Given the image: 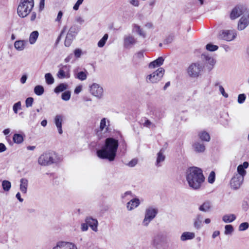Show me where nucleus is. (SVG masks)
I'll return each instance as SVG.
<instances>
[{"label": "nucleus", "mask_w": 249, "mask_h": 249, "mask_svg": "<svg viewBox=\"0 0 249 249\" xmlns=\"http://www.w3.org/2000/svg\"><path fill=\"white\" fill-rule=\"evenodd\" d=\"M131 194V191H126L122 195L121 197H122V198L124 199L127 196L130 195Z\"/></svg>", "instance_id": "338daca9"}, {"label": "nucleus", "mask_w": 249, "mask_h": 249, "mask_svg": "<svg viewBox=\"0 0 249 249\" xmlns=\"http://www.w3.org/2000/svg\"><path fill=\"white\" fill-rule=\"evenodd\" d=\"M132 32L136 33L139 36L144 38L146 37V33L144 31L138 24H134L132 25Z\"/></svg>", "instance_id": "393cba45"}, {"label": "nucleus", "mask_w": 249, "mask_h": 249, "mask_svg": "<svg viewBox=\"0 0 249 249\" xmlns=\"http://www.w3.org/2000/svg\"><path fill=\"white\" fill-rule=\"evenodd\" d=\"M108 37V34H106L104 35L103 37L98 42V46L100 48H102L104 46L107 40Z\"/></svg>", "instance_id": "a19ab883"}, {"label": "nucleus", "mask_w": 249, "mask_h": 249, "mask_svg": "<svg viewBox=\"0 0 249 249\" xmlns=\"http://www.w3.org/2000/svg\"><path fill=\"white\" fill-rule=\"evenodd\" d=\"M244 180L243 177L238 174H235L231 180V187L234 190L240 188Z\"/></svg>", "instance_id": "f8f14e48"}, {"label": "nucleus", "mask_w": 249, "mask_h": 249, "mask_svg": "<svg viewBox=\"0 0 249 249\" xmlns=\"http://www.w3.org/2000/svg\"><path fill=\"white\" fill-rule=\"evenodd\" d=\"M68 85L66 83H61L59 84L58 86H57L54 89V91L56 93H59L61 92H63L68 89Z\"/></svg>", "instance_id": "72a5a7b5"}, {"label": "nucleus", "mask_w": 249, "mask_h": 249, "mask_svg": "<svg viewBox=\"0 0 249 249\" xmlns=\"http://www.w3.org/2000/svg\"><path fill=\"white\" fill-rule=\"evenodd\" d=\"M1 186L5 192H8L11 188V183L8 180H4L1 182Z\"/></svg>", "instance_id": "4c0bfd02"}, {"label": "nucleus", "mask_w": 249, "mask_h": 249, "mask_svg": "<svg viewBox=\"0 0 249 249\" xmlns=\"http://www.w3.org/2000/svg\"><path fill=\"white\" fill-rule=\"evenodd\" d=\"M195 151L197 153L203 152L205 150V146L203 143L200 142H195L193 145Z\"/></svg>", "instance_id": "c756f323"}, {"label": "nucleus", "mask_w": 249, "mask_h": 249, "mask_svg": "<svg viewBox=\"0 0 249 249\" xmlns=\"http://www.w3.org/2000/svg\"><path fill=\"white\" fill-rule=\"evenodd\" d=\"M199 138L203 141L209 142L210 136L209 134L205 131H202L198 134Z\"/></svg>", "instance_id": "c9c22d12"}, {"label": "nucleus", "mask_w": 249, "mask_h": 249, "mask_svg": "<svg viewBox=\"0 0 249 249\" xmlns=\"http://www.w3.org/2000/svg\"><path fill=\"white\" fill-rule=\"evenodd\" d=\"M164 73V70L160 68L152 73L148 75L146 78L147 83H156L160 81Z\"/></svg>", "instance_id": "0eeeda50"}, {"label": "nucleus", "mask_w": 249, "mask_h": 249, "mask_svg": "<svg viewBox=\"0 0 249 249\" xmlns=\"http://www.w3.org/2000/svg\"><path fill=\"white\" fill-rule=\"evenodd\" d=\"M196 237V234L194 232L184 231L182 233L180 237V240L182 242H185L187 240H192Z\"/></svg>", "instance_id": "4be33fe9"}, {"label": "nucleus", "mask_w": 249, "mask_h": 249, "mask_svg": "<svg viewBox=\"0 0 249 249\" xmlns=\"http://www.w3.org/2000/svg\"><path fill=\"white\" fill-rule=\"evenodd\" d=\"M118 145V140L108 138L105 141V145L97 151V155L100 159L113 161L116 157Z\"/></svg>", "instance_id": "f257e3e1"}, {"label": "nucleus", "mask_w": 249, "mask_h": 249, "mask_svg": "<svg viewBox=\"0 0 249 249\" xmlns=\"http://www.w3.org/2000/svg\"><path fill=\"white\" fill-rule=\"evenodd\" d=\"M246 98V95L245 94H240L238 97V103L239 104H242L245 101Z\"/></svg>", "instance_id": "8fccbe9b"}, {"label": "nucleus", "mask_w": 249, "mask_h": 249, "mask_svg": "<svg viewBox=\"0 0 249 249\" xmlns=\"http://www.w3.org/2000/svg\"><path fill=\"white\" fill-rule=\"evenodd\" d=\"M27 79V76L26 74L23 75L20 78V81L22 84H24L26 83V81Z\"/></svg>", "instance_id": "0e129e2a"}, {"label": "nucleus", "mask_w": 249, "mask_h": 249, "mask_svg": "<svg viewBox=\"0 0 249 249\" xmlns=\"http://www.w3.org/2000/svg\"><path fill=\"white\" fill-rule=\"evenodd\" d=\"M215 180V173L213 171L211 172L208 177V181L210 183H213Z\"/></svg>", "instance_id": "3c124183"}, {"label": "nucleus", "mask_w": 249, "mask_h": 249, "mask_svg": "<svg viewBox=\"0 0 249 249\" xmlns=\"http://www.w3.org/2000/svg\"><path fill=\"white\" fill-rule=\"evenodd\" d=\"M77 32L78 31L77 28L75 26H72L70 28L67 34L65 41V45L66 47H69L70 46L72 40L77 34Z\"/></svg>", "instance_id": "9d476101"}, {"label": "nucleus", "mask_w": 249, "mask_h": 249, "mask_svg": "<svg viewBox=\"0 0 249 249\" xmlns=\"http://www.w3.org/2000/svg\"><path fill=\"white\" fill-rule=\"evenodd\" d=\"M53 249H78L76 245L71 242H59Z\"/></svg>", "instance_id": "2eb2a0df"}, {"label": "nucleus", "mask_w": 249, "mask_h": 249, "mask_svg": "<svg viewBox=\"0 0 249 249\" xmlns=\"http://www.w3.org/2000/svg\"><path fill=\"white\" fill-rule=\"evenodd\" d=\"M82 87L81 86H78L76 87L74 89V93L75 94H79L82 90Z\"/></svg>", "instance_id": "e2e57ef3"}, {"label": "nucleus", "mask_w": 249, "mask_h": 249, "mask_svg": "<svg viewBox=\"0 0 249 249\" xmlns=\"http://www.w3.org/2000/svg\"><path fill=\"white\" fill-rule=\"evenodd\" d=\"M140 204V199L138 198H134L127 203L126 208L128 211H132L138 207Z\"/></svg>", "instance_id": "5701e85b"}, {"label": "nucleus", "mask_w": 249, "mask_h": 249, "mask_svg": "<svg viewBox=\"0 0 249 249\" xmlns=\"http://www.w3.org/2000/svg\"><path fill=\"white\" fill-rule=\"evenodd\" d=\"M45 79L46 82L48 85H52L54 82V79L52 74L50 73H47L45 74Z\"/></svg>", "instance_id": "ea45409f"}, {"label": "nucleus", "mask_w": 249, "mask_h": 249, "mask_svg": "<svg viewBox=\"0 0 249 249\" xmlns=\"http://www.w3.org/2000/svg\"><path fill=\"white\" fill-rule=\"evenodd\" d=\"M164 62V59L162 57H159L155 60L150 62L149 64V68L150 69H154L162 65Z\"/></svg>", "instance_id": "c85d7f7f"}, {"label": "nucleus", "mask_w": 249, "mask_h": 249, "mask_svg": "<svg viewBox=\"0 0 249 249\" xmlns=\"http://www.w3.org/2000/svg\"><path fill=\"white\" fill-rule=\"evenodd\" d=\"M138 163V160L137 159H132L131 161H130L128 163L127 165L129 167H134Z\"/></svg>", "instance_id": "5fc2aeb1"}, {"label": "nucleus", "mask_w": 249, "mask_h": 249, "mask_svg": "<svg viewBox=\"0 0 249 249\" xmlns=\"http://www.w3.org/2000/svg\"><path fill=\"white\" fill-rule=\"evenodd\" d=\"M85 222L88 224L89 226L94 231L97 232L98 231V222L96 219L90 216L87 217L85 219Z\"/></svg>", "instance_id": "a211bd4d"}, {"label": "nucleus", "mask_w": 249, "mask_h": 249, "mask_svg": "<svg viewBox=\"0 0 249 249\" xmlns=\"http://www.w3.org/2000/svg\"><path fill=\"white\" fill-rule=\"evenodd\" d=\"M27 44V41L24 40H18L15 42L14 47L15 49L18 51H23Z\"/></svg>", "instance_id": "cd10ccee"}, {"label": "nucleus", "mask_w": 249, "mask_h": 249, "mask_svg": "<svg viewBox=\"0 0 249 249\" xmlns=\"http://www.w3.org/2000/svg\"><path fill=\"white\" fill-rule=\"evenodd\" d=\"M174 40V37L173 36H169L164 40V43L169 44L171 43Z\"/></svg>", "instance_id": "13d9d810"}, {"label": "nucleus", "mask_w": 249, "mask_h": 249, "mask_svg": "<svg viewBox=\"0 0 249 249\" xmlns=\"http://www.w3.org/2000/svg\"><path fill=\"white\" fill-rule=\"evenodd\" d=\"M234 229L231 225H226L225 226L224 233L226 235L231 234L233 231Z\"/></svg>", "instance_id": "37998d69"}, {"label": "nucleus", "mask_w": 249, "mask_h": 249, "mask_svg": "<svg viewBox=\"0 0 249 249\" xmlns=\"http://www.w3.org/2000/svg\"><path fill=\"white\" fill-rule=\"evenodd\" d=\"M165 159V156L164 155V151L161 149L157 154L156 161L155 165L157 167H160L161 166V163H162Z\"/></svg>", "instance_id": "b1692460"}, {"label": "nucleus", "mask_w": 249, "mask_h": 249, "mask_svg": "<svg viewBox=\"0 0 249 249\" xmlns=\"http://www.w3.org/2000/svg\"><path fill=\"white\" fill-rule=\"evenodd\" d=\"M159 213L158 208L155 206L147 207L144 212V217L142 221V225L147 227L150 223L156 217Z\"/></svg>", "instance_id": "423d86ee"}, {"label": "nucleus", "mask_w": 249, "mask_h": 249, "mask_svg": "<svg viewBox=\"0 0 249 249\" xmlns=\"http://www.w3.org/2000/svg\"><path fill=\"white\" fill-rule=\"evenodd\" d=\"M34 6V0H21L17 8L18 15L21 18L26 17Z\"/></svg>", "instance_id": "39448f33"}, {"label": "nucleus", "mask_w": 249, "mask_h": 249, "mask_svg": "<svg viewBox=\"0 0 249 249\" xmlns=\"http://www.w3.org/2000/svg\"><path fill=\"white\" fill-rule=\"evenodd\" d=\"M109 123L110 122L107 118H102L100 123L99 130L97 131V134L99 135V132H101V133L109 132L110 131Z\"/></svg>", "instance_id": "4468645a"}, {"label": "nucleus", "mask_w": 249, "mask_h": 249, "mask_svg": "<svg viewBox=\"0 0 249 249\" xmlns=\"http://www.w3.org/2000/svg\"><path fill=\"white\" fill-rule=\"evenodd\" d=\"M84 0H77L73 7V10L76 11L79 9V6L83 3Z\"/></svg>", "instance_id": "603ef678"}, {"label": "nucleus", "mask_w": 249, "mask_h": 249, "mask_svg": "<svg viewBox=\"0 0 249 249\" xmlns=\"http://www.w3.org/2000/svg\"><path fill=\"white\" fill-rule=\"evenodd\" d=\"M249 24V16H243L239 20L238 24V29L243 30Z\"/></svg>", "instance_id": "6ab92c4d"}, {"label": "nucleus", "mask_w": 249, "mask_h": 249, "mask_svg": "<svg viewBox=\"0 0 249 249\" xmlns=\"http://www.w3.org/2000/svg\"><path fill=\"white\" fill-rule=\"evenodd\" d=\"M128 2L131 5L135 7H138L140 5V2L139 0H129Z\"/></svg>", "instance_id": "6e6d98bb"}, {"label": "nucleus", "mask_w": 249, "mask_h": 249, "mask_svg": "<svg viewBox=\"0 0 249 249\" xmlns=\"http://www.w3.org/2000/svg\"><path fill=\"white\" fill-rule=\"evenodd\" d=\"M45 5V0H40L39 9L40 11H42Z\"/></svg>", "instance_id": "052dcab7"}, {"label": "nucleus", "mask_w": 249, "mask_h": 249, "mask_svg": "<svg viewBox=\"0 0 249 249\" xmlns=\"http://www.w3.org/2000/svg\"><path fill=\"white\" fill-rule=\"evenodd\" d=\"M88 224L87 222L82 223L81 225V229L82 231H87L88 230Z\"/></svg>", "instance_id": "bf43d9fd"}, {"label": "nucleus", "mask_w": 249, "mask_h": 249, "mask_svg": "<svg viewBox=\"0 0 249 249\" xmlns=\"http://www.w3.org/2000/svg\"><path fill=\"white\" fill-rule=\"evenodd\" d=\"M91 94L98 99H100L103 95V89L99 84L93 83L90 87Z\"/></svg>", "instance_id": "9b49d317"}, {"label": "nucleus", "mask_w": 249, "mask_h": 249, "mask_svg": "<svg viewBox=\"0 0 249 249\" xmlns=\"http://www.w3.org/2000/svg\"><path fill=\"white\" fill-rule=\"evenodd\" d=\"M34 92L37 96L42 95L44 92V89L42 86L37 85L34 88Z\"/></svg>", "instance_id": "58836bf2"}, {"label": "nucleus", "mask_w": 249, "mask_h": 249, "mask_svg": "<svg viewBox=\"0 0 249 249\" xmlns=\"http://www.w3.org/2000/svg\"><path fill=\"white\" fill-rule=\"evenodd\" d=\"M39 36V33L38 31H35L32 32L29 36V42L31 44H34L36 42L38 37Z\"/></svg>", "instance_id": "f704fd0d"}, {"label": "nucleus", "mask_w": 249, "mask_h": 249, "mask_svg": "<svg viewBox=\"0 0 249 249\" xmlns=\"http://www.w3.org/2000/svg\"><path fill=\"white\" fill-rule=\"evenodd\" d=\"M219 90L224 97L227 98L228 97V94L225 92L224 89L221 85L219 86Z\"/></svg>", "instance_id": "864d4df0"}, {"label": "nucleus", "mask_w": 249, "mask_h": 249, "mask_svg": "<svg viewBox=\"0 0 249 249\" xmlns=\"http://www.w3.org/2000/svg\"><path fill=\"white\" fill-rule=\"evenodd\" d=\"M203 216L201 213L197 214L193 219V226L196 230H200L202 227Z\"/></svg>", "instance_id": "f3484780"}, {"label": "nucleus", "mask_w": 249, "mask_h": 249, "mask_svg": "<svg viewBox=\"0 0 249 249\" xmlns=\"http://www.w3.org/2000/svg\"><path fill=\"white\" fill-rule=\"evenodd\" d=\"M20 190L23 193L26 194L28 186V180L25 178H22L20 180Z\"/></svg>", "instance_id": "7c9ffc66"}, {"label": "nucleus", "mask_w": 249, "mask_h": 249, "mask_svg": "<svg viewBox=\"0 0 249 249\" xmlns=\"http://www.w3.org/2000/svg\"><path fill=\"white\" fill-rule=\"evenodd\" d=\"M249 227V224L248 222H243L239 226L238 230L239 231H244L247 230Z\"/></svg>", "instance_id": "49530a36"}, {"label": "nucleus", "mask_w": 249, "mask_h": 249, "mask_svg": "<svg viewBox=\"0 0 249 249\" xmlns=\"http://www.w3.org/2000/svg\"><path fill=\"white\" fill-rule=\"evenodd\" d=\"M71 66L69 65H61L59 66V70L57 73V76L59 79H68L71 77Z\"/></svg>", "instance_id": "6e6552de"}, {"label": "nucleus", "mask_w": 249, "mask_h": 249, "mask_svg": "<svg viewBox=\"0 0 249 249\" xmlns=\"http://www.w3.org/2000/svg\"><path fill=\"white\" fill-rule=\"evenodd\" d=\"M249 166V163L247 161H245L243 162V164H240L237 167V174L238 175L241 176L244 178V177L246 174V171L245 170Z\"/></svg>", "instance_id": "bb28decb"}, {"label": "nucleus", "mask_w": 249, "mask_h": 249, "mask_svg": "<svg viewBox=\"0 0 249 249\" xmlns=\"http://www.w3.org/2000/svg\"><path fill=\"white\" fill-rule=\"evenodd\" d=\"M21 109V104L20 101L14 104L13 107V109L15 113H18V110Z\"/></svg>", "instance_id": "a18cd8bd"}, {"label": "nucleus", "mask_w": 249, "mask_h": 249, "mask_svg": "<svg viewBox=\"0 0 249 249\" xmlns=\"http://www.w3.org/2000/svg\"><path fill=\"white\" fill-rule=\"evenodd\" d=\"M16 197L20 202L23 201V199L21 197L20 194L19 192L16 194Z\"/></svg>", "instance_id": "774afa93"}, {"label": "nucleus", "mask_w": 249, "mask_h": 249, "mask_svg": "<svg viewBox=\"0 0 249 249\" xmlns=\"http://www.w3.org/2000/svg\"><path fill=\"white\" fill-rule=\"evenodd\" d=\"M236 36V33L234 30H223L220 33L219 35V38L220 39L226 40L227 41H231L233 40Z\"/></svg>", "instance_id": "1a4fd4ad"}, {"label": "nucleus", "mask_w": 249, "mask_h": 249, "mask_svg": "<svg viewBox=\"0 0 249 249\" xmlns=\"http://www.w3.org/2000/svg\"><path fill=\"white\" fill-rule=\"evenodd\" d=\"M137 43L136 39L131 35L124 36V47L125 49L131 48Z\"/></svg>", "instance_id": "ddd939ff"}, {"label": "nucleus", "mask_w": 249, "mask_h": 249, "mask_svg": "<svg viewBox=\"0 0 249 249\" xmlns=\"http://www.w3.org/2000/svg\"><path fill=\"white\" fill-rule=\"evenodd\" d=\"M186 178L189 186L195 190L199 189L204 181L202 171L196 167L188 169L186 173Z\"/></svg>", "instance_id": "f03ea898"}, {"label": "nucleus", "mask_w": 249, "mask_h": 249, "mask_svg": "<svg viewBox=\"0 0 249 249\" xmlns=\"http://www.w3.org/2000/svg\"><path fill=\"white\" fill-rule=\"evenodd\" d=\"M6 150V147L2 143H0V153L3 152Z\"/></svg>", "instance_id": "69168bd1"}, {"label": "nucleus", "mask_w": 249, "mask_h": 249, "mask_svg": "<svg viewBox=\"0 0 249 249\" xmlns=\"http://www.w3.org/2000/svg\"><path fill=\"white\" fill-rule=\"evenodd\" d=\"M60 157L54 151L45 152L41 154L38 159V163L43 166L56 164L61 161Z\"/></svg>", "instance_id": "7ed1b4c3"}, {"label": "nucleus", "mask_w": 249, "mask_h": 249, "mask_svg": "<svg viewBox=\"0 0 249 249\" xmlns=\"http://www.w3.org/2000/svg\"><path fill=\"white\" fill-rule=\"evenodd\" d=\"M71 91L69 90H66L62 94L61 98L63 100L67 101L70 100L71 98Z\"/></svg>", "instance_id": "79ce46f5"}, {"label": "nucleus", "mask_w": 249, "mask_h": 249, "mask_svg": "<svg viewBox=\"0 0 249 249\" xmlns=\"http://www.w3.org/2000/svg\"><path fill=\"white\" fill-rule=\"evenodd\" d=\"M79 68H76L73 70V75L76 79H78L81 81L85 80L88 76V72L85 70V71H78Z\"/></svg>", "instance_id": "dca6fc26"}, {"label": "nucleus", "mask_w": 249, "mask_h": 249, "mask_svg": "<svg viewBox=\"0 0 249 249\" xmlns=\"http://www.w3.org/2000/svg\"><path fill=\"white\" fill-rule=\"evenodd\" d=\"M236 216L234 214L231 213L225 214L222 217V220L224 223H231L236 219Z\"/></svg>", "instance_id": "473e14b6"}, {"label": "nucleus", "mask_w": 249, "mask_h": 249, "mask_svg": "<svg viewBox=\"0 0 249 249\" xmlns=\"http://www.w3.org/2000/svg\"><path fill=\"white\" fill-rule=\"evenodd\" d=\"M218 47L216 45H213L211 43H209L206 46V49L209 51L213 52L216 51Z\"/></svg>", "instance_id": "c03bdc74"}, {"label": "nucleus", "mask_w": 249, "mask_h": 249, "mask_svg": "<svg viewBox=\"0 0 249 249\" xmlns=\"http://www.w3.org/2000/svg\"><path fill=\"white\" fill-rule=\"evenodd\" d=\"M34 99L32 97H28L25 100V105L26 107H31L33 105Z\"/></svg>", "instance_id": "de8ad7c7"}, {"label": "nucleus", "mask_w": 249, "mask_h": 249, "mask_svg": "<svg viewBox=\"0 0 249 249\" xmlns=\"http://www.w3.org/2000/svg\"><path fill=\"white\" fill-rule=\"evenodd\" d=\"M74 54L75 57L79 58L82 54V51L80 49H76L74 51Z\"/></svg>", "instance_id": "4d7b16f0"}, {"label": "nucleus", "mask_w": 249, "mask_h": 249, "mask_svg": "<svg viewBox=\"0 0 249 249\" xmlns=\"http://www.w3.org/2000/svg\"><path fill=\"white\" fill-rule=\"evenodd\" d=\"M204 56L206 63L209 64V65L207 66L208 69L211 71L213 68L215 63V60L213 58L209 55H204Z\"/></svg>", "instance_id": "2f4dec72"}, {"label": "nucleus", "mask_w": 249, "mask_h": 249, "mask_svg": "<svg viewBox=\"0 0 249 249\" xmlns=\"http://www.w3.org/2000/svg\"><path fill=\"white\" fill-rule=\"evenodd\" d=\"M204 69V65L203 63L201 61H197L190 64L186 71L190 77L196 78L201 75Z\"/></svg>", "instance_id": "20e7f679"}, {"label": "nucleus", "mask_w": 249, "mask_h": 249, "mask_svg": "<svg viewBox=\"0 0 249 249\" xmlns=\"http://www.w3.org/2000/svg\"><path fill=\"white\" fill-rule=\"evenodd\" d=\"M243 7L241 6H235L231 11L230 17L232 19H234L238 18L243 14Z\"/></svg>", "instance_id": "412c9836"}, {"label": "nucleus", "mask_w": 249, "mask_h": 249, "mask_svg": "<svg viewBox=\"0 0 249 249\" xmlns=\"http://www.w3.org/2000/svg\"><path fill=\"white\" fill-rule=\"evenodd\" d=\"M212 208V203L209 201H206L198 208V210L204 213H207L211 211Z\"/></svg>", "instance_id": "a878e982"}, {"label": "nucleus", "mask_w": 249, "mask_h": 249, "mask_svg": "<svg viewBox=\"0 0 249 249\" xmlns=\"http://www.w3.org/2000/svg\"><path fill=\"white\" fill-rule=\"evenodd\" d=\"M143 125L145 127L150 128L151 127H155V125L148 119H145L144 122L143 123Z\"/></svg>", "instance_id": "09e8293b"}, {"label": "nucleus", "mask_w": 249, "mask_h": 249, "mask_svg": "<svg viewBox=\"0 0 249 249\" xmlns=\"http://www.w3.org/2000/svg\"><path fill=\"white\" fill-rule=\"evenodd\" d=\"M63 16V12L61 11H60L57 15V18L55 19L56 21L59 22L61 20V19L62 18V17Z\"/></svg>", "instance_id": "680f3d73"}, {"label": "nucleus", "mask_w": 249, "mask_h": 249, "mask_svg": "<svg viewBox=\"0 0 249 249\" xmlns=\"http://www.w3.org/2000/svg\"><path fill=\"white\" fill-rule=\"evenodd\" d=\"M63 119V116L62 115H56L54 119V124L57 128L58 133L60 134L63 133V130L62 128V124Z\"/></svg>", "instance_id": "aec40b11"}, {"label": "nucleus", "mask_w": 249, "mask_h": 249, "mask_svg": "<svg viewBox=\"0 0 249 249\" xmlns=\"http://www.w3.org/2000/svg\"><path fill=\"white\" fill-rule=\"evenodd\" d=\"M13 140L15 143L20 144L23 142V137L21 134H15L13 137Z\"/></svg>", "instance_id": "e433bc0d"}]
</instances>
